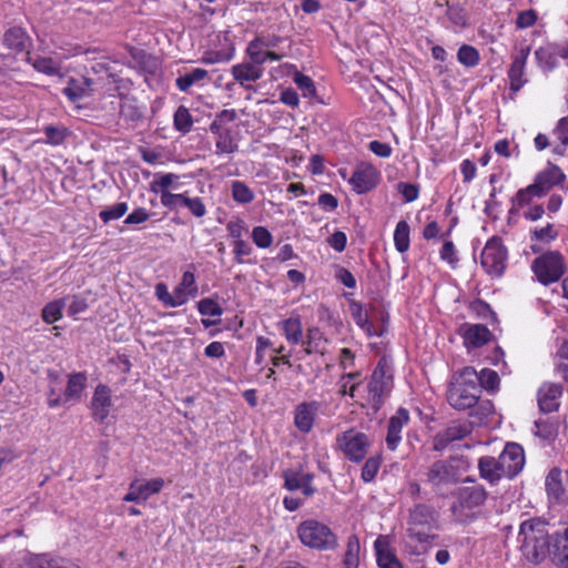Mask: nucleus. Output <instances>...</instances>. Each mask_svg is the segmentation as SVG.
<instances>
[{
  "instance_id": "nucleus-1",
  "label": "nucleus",
  "mask_w": 568,
  "mask_h": 568,
  "mask_svg": "<svg viewBox=\"0 0 568 568\" xmlns=\"http://www.w3.org/2000/svg\"><path fill=\"white\" fill-rule=\"evenodd\" d=\"M548 523L541 518H529L519 526L518 541L525 558L532 562H541L550 551L551 535Z\"/></svg>"
},
{
  "instance_id": "nucleus-2",
  "label": "nucleus",
  "mask_w": 568,
  "mask_h": 568,
  "mask_svg": "<svg viewBox=\"0 0 568 568\" xmlns=\"http://www.w3.org/2000/svg\"><path fill=\"white\" fill-rule=\"evenodd\" d=\"M481 395L478 373L474 367L466 366L456 375L447 388V400L457 410L475 407Z\"/></svg>"
},
{
  "instance_id": "nucleus-3",
  "label": "nucleus",
  "mask_w": 568,
  "mask_h": 568,
  "mask_svg": "<svg viewBox=\"0 0 568 568\" xmlns=\"http://www.w3.org/2000/svg\"><path fill=\"white\" fill-rule=\"evenodd\" d=\"M565 180L566 175L561 169L550 164L535 176L534 183L516 192L515 202L529 205L534 197L545 196L554 186L561 185Z\"/></svg>"
},
{
  "instance_id": "nucleus-4",
  "label": "nucleus",
  "mask_w": 568,
  "mask_h": 568,
  "mask_svg": "<svg viewBox=\"0 0 568 568\" xmlns=\"http://www.w3.org/2000/svg\"><path fill=\"white\" fill-rule=\"evenodd\" d=\"M408 526L410 538L428 542L436 537L432 531L438 528V513L428 505L418 504L409 511Z\"/></svg>"
},
{
  "instance_id": "nucleus-5",
  "label": "nucleus",
  "mask_w": 568,
  "mask_h": 568,
  "mask_svg": "<svg viewBox=\"0 0 568 568\" xmlns=\"http://www.w3.org/2000/svg\"><path fill=\"white\" fill-rule=\"evenodd\" d=\"M297 535L302 544L318 550H333L337 547V537L328 526L314 519L301 523Z\"/></svg>"
},
{
  "instance_id": "nucleus-6",
  "label": "nucleus",
  "mask_w": 568,
  "mask_h": 568,
  "mask_svg": "<svg viewBox=\"0 0 568 568\" xmlns=\"http://www.w3.org/2000/svg\"><path fill=\"white\" fill-rule=\"evenodd\" d=\"M531 270L538 282L547 286L558 282L566 273L567 266L559 251H548L532 261Z\"/></svg>"
},
{
  "instance_id": "nucleus-7",
  "label": "nucleus",
  "mask_w": 568,
  "mask_h": 568,
  "mask_svg": "<svg viewBox=\"0 0 568 568\" xmlns=\"http://www.w3.org/2000/svg\"><path fill=\"white\" fill-rule=\"evenodd\" d=\"M465 481L471 483L473 485L459 487L454 494L456 500L450 507L453 515L458 520L468 517L465 510H473L480 507L487 499V491L481 485L476 484L475 480L469 477H467Z\"/></svg>"
},
{
  "instance_id": "nucleus-8",
  "label": "nucleus",
  "mask_w": 568,
  "mask_h": 568,
  "mask_svg": "<svg viewBox=\"0 0 568 568\" xmlns=\"http://www.w3.org/2000/svg\"><path fill=\"white\" fill-rule=\"evenodd\" d=\"M336 444L348 460L358 464L366 458L373 440L367 434L349 428L336 436Z\"/></svg>"
},
{
  "instance_id": "nucleus-9",
  "label": "nucleus",
  "mask_w": 568,
  "mask_h": 568,
  "mask_svg": "<svg viewBox=\"0 0 568 568\" xmlns=\"http://www.w3.org/2000/svg\"><path fill=\"white\" fill-rule=\"evenodd\" d=\"M507 248L504 246L501 239L491 237L485 245L480 264L483 268L493 276H500L506 267Z\"/></svg>"
},
{
  "instance_id": "nucleus-10",
  "label": "nucleus",
  "mask_w": 568,
  "mask_h": 568,
  "mask_svg": "<svg viewBox=\"0 0 568 568\" xmlns=\"http://www.w3.org/2000/svg\"><path fill=\"white\" fill-rule=\"evenodd\" d=\"M501 473L506 478L516 477L524 468L525 455L523 447L517 443H507L498 456Z\"/></svg>"
},
{
  "instance_id": "nucleus-11",
  "label": "nucleus",
  "mask_w": 568,
  "mask_h": 568,
  "mask_svg": "<svg viewBox=\"0 0 568 568\" xmlns=\"http://www.w3.org/2000/svg\"><path fill=\"white\" fill-rule=\"evenodd\" d=\"M427 481L435 488L455 485L458 483V469L448 460L434 462L426 473Z\"/></svg>"
},
{
  "instance_id": "nucleus-12",
  "label": "nucleus",
  "mask_w": 568,
  "mask_h": 568,
  "mask_svg": "<svg viewBox=\"0 0 568 568\" xmlns=\"http://www.w3.org/2000/svg\"><path fill=\"white\" fill-rule=\"evenodd\" d=\"M530 54V47H521L515 53L511 54V64L507 72L509 79V89L514 93H517L528 80L525 78V69L527 59Z\"/></svg>"
},
{
  "instance_id": "nucleus-13",
  "label": "nucleus",
  "mask_w": 568,
  "mask_h": 568,
  "mask_svg": "<svg viewBox=\"0 0 568 568\" xmlns=\"http://www.w3.org/2000/svg\"><path fill=\"white\" fill-rule=\"evenodd\" d=\"M473 432L471 423H453L443 432L437 433L433 439V448L436 452L444 450L450 443L464 439Z\"/></svg>"
},
{
  "instance_id": "nucleus-14",
  "label": "nucleus",
  "mask_w": 568,
  "mask_h": 568,
  "mask_svg": "<svg viewBox=\"0 0 568 568\" xmlns=\"http://www.w3.org/2000/svg\"><path fill=\"white\" fill-rule=\"evenodd\" d=\"M379 174L371 164H363L353 172L349 183L353 190L358 194L372 191L378 183Z\"/></svg>"
},
{
  "instance_id": "nucleus-15",
  "label": "nucleus",
  "mask_w": 568,
  "mask_h": 568,
  "mask_svg": "<svg viewBox=\"0 0 568 568\" xmlns=\"http://www.w3.org/2000/svg\"><path fill=\"white\" fill-rule=\"evenodd\" d=\"M388 379L389 377H386L385 366L379 362L368 383V393L375 409H379L383 404V396L388 388Z\"/></svg>"
},
{
  "instance_id": "nucleus-16",
  "label": "nucleus",
  "mask_w": 568,
  "mask_h": 568,
  "mask_svg": "<svg viewBox=\"0 0 568 568\" xmlns=\"http://www.w3.org/2000/svg\"><path fill=\"white\" fill-rule=\"evenodd\" d=\"M112 407L111 389L104 384H99L91 399L92 416L98 422H104Z\"/></svg>"
},
{
  "instance_id": "nucleus-17",
  "label": "nucleus",
  "mask_w": 568,
  "mask_h": 568,
  "mask_svg": "<svg viewBox=\"0 0 568 568\" xmlns=\"http://www.w3.org/2000/svg\"><path fill=\"white\" fill-rule=\"evenodd\" d=\"M562 386L557 383H545L538 390V405L541 412L552 413L559 407Z\"/></svg>"
},
{
  "instance_id": "nucleus-18",
  "label": "nucleus",
  "mask_w": 568,
  "mask_h": 568,
  "mask_svg": "<svg viewBox=\"0 0 568 568\" xmlns=\"http://www.w3.org/2000/svg\"><path fill=\"white\" fill-rule=\"evenodd\" d=\"M318 407L317 402H305L295 407L294 425L300 432L307 434L312 430Z\"/></svg>"
},
{
  "instance_id": "nucleus-19",
  "label": "nucleus",
  "mask_w": 568,
  "mask_h": 568,
  "mask_svg": "<svg viewBox=\"0 0 568 568\" xmlns=\"http://www.w3.org/2000/svg\"><path fill=\"white\" fill-rule=\"evenodd\" d=\"M93 80L87 77L70 78L63 88V94L71 101L78 102L93 93Z\"/></svg>"
},
{
  "instance_id": "nucleus-20",
  "label": "nucleus",
  "mask_w": 568,
  "mask_h": 568,
  "mask_svg": "<svg viewBox=\"0 0 568 568\" xmlns=\"http://www.w3.org/2000/svg\"><path fill=\"white\" fill-rule=\"evenodd\" d=\"M551 561L561 568L568 567V536L567 527L562 532L551 535L550 551L548 555Z\"/></svg>"
},
{
  "instance_id": "nucleus-21",
  "label": "nucleus",
  "mask_w": 568,
  "mask_h": 568,
  "mask_svg": "<svg viewBox=\"0 0 568 568\" xmlns=\"http://www.w3.org/2000/svg\"><path fill=\"white\" fill-rule=\"evenodd\" d=\"M460 331L465 345L475 348L484 346L491 337L490 331L483 324H465Z\"/></svg>"
},
{
  "instance_id": "nucleus-22",
  "label": "nucleus",
  "mask_w": 568,
  "mask_h": 568,
  "mask_svg": "<svg viewBox=\"0 0 568 568\" xmlns=\"http://www.w3.org/2000/svg\"><path fill=\"white\" fill-rule=\"evenodd\" d=\"M374 548L379 568H404L395 552L390 549L386 536H379L374 542Z\"/></svg>"
},
{
  "instance_id": "nucleus-23",
  "label": "nucleus",
  "mask_w": 568,
  "mask_h": 568,
  "mask_svg": "<svg viewBox=\"0 0 568 568\" xmlns=\"http://www.w3.org/2000/svg\"><path fill=\"white\" fill-rule=\"evenodd\" d=\"M409 420L408 410L399 408L396 415L392 416L388 422V430L386 436V444L390 450H395L398 443L400 442V432L405 424Z\"/></svg>"
},
{
  "instance_id": "nucleus-24",
  "label": "nucleus",
  "mask_w": 568,
  "mask_h": 568,
  "mask_svg": "<svg viewBox=\"0 0 568 568\" xmlns=\"http://www.w3.org/2000/svg\"><path fill=\"white\" fill-rule=\"evenodd\" d=\"M478 469L480 477L488 480L490 484L498 483L501 478L506 477L501 473L498 458L493 456H483L478 460Z\"/></svg>"
},
{
  "instance_id": "nucleus-25",
  "label": "nucleus",
  "mask_w": 568,
  "mask_h": 568,
  "mask_svg": "<svg viewBox=\"0 0 568 568\" xmlns=\"http://www.w3.org/2000/svg\"><path fill=\"white\" fill-rule=\"evenodd\" d=\"M3 43L10 50L22 52L30 45V38L22 28L12 27L4 32Z\"/></svg>"
},
{
  "instance_id": "nucleus-26",
  "label": "nucleus",
  "mask_w": 568,
  "mask_h": 568,
  "mask_svg": "<svg viewBox=\"0 0 568 568\" xmlns=\"http://www.w3.org/2000/svg\"><path fill=\"white\" fill-rule=\"evenodd\" d=\"M232 75L241 85H244L245 82H255L261 79L263 69L252 62L239 63L232 67Z\"/></svg>"
},
{
  "instance_id": "nucleus-27",
  "label": "nucleus",
  "mask_w": 568,
  "mask_h": 568,
  "mask_svg": "<svg viewBox=\"0 0 568 568\" xmlns=\"http://www.w3.org/2000/svg\"><path fill=\"white\" fill-rule=\"evenodd\" d=\"M87 386L85 373H73L69 375L67 388L63 393V399L65 403L78 402L81 398V394Z\"/></svg>"
},
{
  "instance_id": "nucleus-28",
  "label": "nucleus",
  "mask_w": 568,
  "mask_h": 568,
  "mask_svg": "<svg viewBox=\"0 0 568 568\" xmlns=\"http://www.w3.org/2000/svg\"><path fill=\"white\" fill-rule=\"evenodd\" d=\"M546 491L548 498L552 501H559L564 494L565 488L561 483V471L558 468H552L546 477Z\"/></svg>"
},
{
  "instance_id": "nucleus-29",
  "label": "nucleus",
  "mask_w": 568,
  "mask_h": 568,
  "mask_svg": "<svg viewBox=\"0 0 568 568\" xmlns=\"http://www.w3.org/2000/svg\"><path fill=\"white\" fill-rule=\"evenodd\" d=\"M535 58L539 68L546 73L557 67V52L552 44L538 48L535 51Z\"/></svg>"
},
{
  "instance_id": "nucleus-30",
  "label": "nucleus",
  "mask_w": 568,
  "mask_h": 568,
  "mask_svg": "<svg viewBox=\"0 0 568 568\" xmlns=\"http://www.w3.org/2000/svg\"><path fill=\"white\" fill-rule=\"evenodd\" d=\"M207 75L209 72L205 69L196 68L176 78L175 85L180 91L186 92L193 84L204 80Z\"/></svg>"
},
{
  "instance_id": "nucleus-31",
  "label": "nucleus",
  "mask_w": 568,
  "mask_h": 568,
  "mask_svg": "<svg viewBox=\"0 0 568 568\" xmlns=\"http://www.w3.org/2000/svg\"><path fill=\"white\" fill-rule=\"evenodd\" d=\"M359 539L356 535H351L347 538L346 551L344 555V566L346 568H357L359 565Z\"/></svg>"
},
{
  "instance_id": "nucleus-32",
  "label": "nucleus",
  "mask_w": 568,
  "mask_h": 568,
  "mask_svg": "<svg viewBox=\"0 0 568 568\" xmlns=\"http://www.w3.org/2000/svg\"><path fill=\"white\" fill-rule=\"evenodd\" d=\"M215 154H231L239 150V144L231 130L215 136Z\"/></svg>"
},
{
  "instance_id": "nucleus-33",
  "label": "nucleus",
  "mask_w": 568,
  "mask_h": 568,
  "mask_svg": "<svg viewBox=\"0 0 568 568\" xmlns=\"http://www.w3.org/2000/svg\"><path fill=\"white\" fill-rule=\"evenodd\" d=\"M120 115L125 121L136 122L143 118V112L136 105V101L131 98H124L121 100Z\"/></svg>"
},
{
  "instance_id": "nucleus-34",
  "label": "nucleus",
  "mask_w": 568,
  "mask_h": 568,
  "mask_svg": "<svg viewBox=\"0 0 568 568\" xmlns=\"http://www.w3.org/2000/svg\"><path fill=\"white\" fill-rule=\"evenodd\" d=\"M48 558L47 554H32L29 551H24L19 558L18 567L19 568H48Z\"/></svg>"
},
{
  "instance_id": "nucleus-35",
  "label": "nucleus",
  "mask_w": 568,
  "mask_h": 568,
  "mask_svg": "<svg viewBox=\"0 0 568 568\" xmlns=\"http://www.w3.org/2000/svg\"><path fill=\"white\" fill-rule=\"evenodd\" d=\"M457 60L467 68H474L478 65L480 55L475 47L463 44L457 51Z\"/></svg>"
},
{
  "instance_id": "nucleus-36",
  "label": "nucleus",
  "mask_w": 568,
  "mask_h": 568,
  "mask_svg": "<svg viewBox=\"0 0 568 568\" xmlns=\"http://www.w3.org/2000/svg\"><path fill=\"white\" fill-rule=\"evenodd\" d=\"M286 339L292 344H298L302 339V322L298 317H290L283 322Z\"/></svg>"
},
{
  "instance_id": "nucleus-37",
  "label": "nucleus",
  "mask_w": 568,
  "mask_h": 568,
  "mask_svg": "<svg viewBox=\"0 0 568 568\" xmlns=\"http://www.w3.org/2000/svg\"><path fill=\"white\" fill-rule=\"evenodd\" d=\"M396 250L404 253L409 247V225L406 221H399L394 232Z\"/></svg>"
},
{
  "instance_id": "nucleus-38",
  "label": "nucleus",
  "mask_w": 568,
  "mask_h": 568,
  "mask_svg": "<svg viewBox=\"0 0 568 568\" xmlns=\"http://www.w3.org/2000/svg\"><path fill=\"white\" fill-rule=\"evenodd\" d=\"M231 191L233 200L237 203L247 204L254 200L253 191L242 181H233Z\"/></svg>"
},
{
  "instance_id": "nucleus-39",
  "label": "nucleus",
  "mask_w": 568,
  "mask_h": 568,
  "mask_svg": "<svg viewBox=\"0 0 568 568\" xmlns=\"http://www.w3.org/2000/svg\"><path fill=\"white\" fill-rule=\"evenodd\" d=\"M193 125V119L187 108L181 105L174 113V128L181 133H189Z\"/></svg>"
},
{
  "instance_id": "nucleus-40",
  "label": "nucleus",
  "mask_w": 568,
  "mask_h": 568,
  "mask_svg": "<svg viewBox=\"0 0 568 568\" xmlns=\"http://www.w3.org/2000/svg\"><path fill=\"white\" fill-rule=\"evenodd\" d=\"M63 308H64L63 300H55V301L48 303L42 310V314H41L42 320L48 324H52V323L59 321L62 317Z\"/></svg>"
},
{
  "instance_id": "nucleus-41",
  "label": "nucleus",
  "mask_w": 568,
  "mask_h": 568,
  "mask_svg": "<svg viewBox=\"0 0 568 568\" xmlns=\"http://www.w3.org/2000/svg\"><path fill=\"white\" fill-rule=\"evenodd\" d=\"M45 134V143L51 145H60L64 142L70 134L69 130L64 126L47 125L43 129Z\"/></svg>"
},
{
  "instance_id": "nucleus-42",
  "label": "nucleus",
  "mask_w": 568,
  "mask_h": 568,
  "mask_svg": "<svg viewBox=\"0 0 568 568\" xmlns=\"http://www.w3.org/2000/svg\"><path fill=\"white\" fill-rule=\"evenodd\" d=\"M293 81L296 84V87L302 91L303 97L314 98L316 95V88L314 81L308 75H305L296 70L293 77Z\"/></svg>"
},
{
  "instance_id": "nucleus-43",
  "label": "nucleus",
  "mask_w": 568,
  "mask_h": 568,
  "mask_svg": "<svg viewBox=\"0 0 568 568\" xmlns=\"http://www.w3.org/2000/svg\"><path fill=\"white\" fill-rule=\"evenodd\" d=\"M478 384L480 385V390L485 388L488 392H495L499 386V376L495 371L484 368L478 374Z\"/></svg>"
},
{
  "instance_id": "nucleus-44",
  "label": "nucleus",
  "mask_w": 568,
  "mask_h": 568,
  "mask_svg": "<svg viewBox=\"0 0 568 568\" xmlns=\"http://www.w3.org/2000/svg\"><path fill=\"white\" fill-rule=\"evenodd\" d=\"M128 211V204L125 202H119L112 206L105 207L99 213L100 219L103 223H109L113 220L122 217Z\"/></svg>"
},
{
  "instance_id": "nucleus-45",
  "label": "nucleus",
  "mask_w": 568,
  "mask_h": 568,
  "mask_svg": "<svg viewBox=\"0 0 568 568\" xmlns=\"http://www.w3.org/2000/svg\"><path fill=\"white\" fill-rule=\"evenodd\" d=\"M139 493L142 496V500L145 501L151 495L158 494L164 486L163 478H153L145 483L138 480Z\"/></svg>"
},
{
  "instance_id": "nucleus-46",
  "label": "nucleus",
  "mask_w": 568,
  "mask_h": 568,
  "mask_svg": "<svg viewBox=\"0 0 568 568\" xmlns=\"http://www.w3.org/2000/svg\"><path fill=\"white\" fill-rule=\"evenodd\" d=\"M352 315L356 324L365 329L369 335H373L372 324L368 320L367 312L363 310L362 304L354 302L351 304Z\"/></svg>"
},
{
  "instance_id": "nucleus-47",
  "label": "nucleus",
  "mask_w": 568,
  "mask_h": 568,
  "mask_svg": "<svg viewBox=\"0 0 568 568\" xmlns=\"http://www.w3.org/2000/svg\"><path fill=\"white\" fill-rule=\"evenodd\" d=\"M557 237H558V232L555 230V225L551 223H548L544 227L535 229L530 233L531 241L549 243L551 241H555Z\"/></svg>"
},
{
  "instance_id": "nucleus-48",
  "label": "nucleus",
  "mask_w": 568,
  "mask_h": 568,
  "mask_svg": "<svg viewBox=\"0 0 568 568\" xmlns=\"http://www.w3.org/2000/svg\"><path fill=\"white\" fill-rule=\"evenodd\" d=\"M381 457L372 456L365 460V464L362 468L361 477L365 483L372 481L381 467Z\"/></svg>"
},
{
  "instance_id": "nucleus-49",
  "label": "nucleus",
  "mask_w": 568,
  "mask_h": 568,
  "mask_svg": "<svg viewBox=\"0 0 568 568\" xmlns=\"http://www.w3.org/2000/svg\"><path fill=\"white\" fill-rule=\"evenodd\" d=\"M252 240L256 246L261 248H267L273 243V236L271 232L264 226H255L252 231Z\"/></svg>"
},
{
  "instance_id": "nucleus-50",
  "label": "nucleus",
  "mask_w": 568,
  "mask_h": 568,
  "mask_svg": "<svg viewBox=\"0 0 568 568\" xmlns=\"http://www.w3.org/2000/svg\"><path fill=\"white\" fill-rule=\"evenodd\" d=\"M234 49L231 48L227 51H207L202 58V62L205 64H214L221 62H227L233 58Z\"/></svg>"
},
{
  "instance_id": "nucleus-51",
  "label": "nucleus",
  "mask_w": 568,
  "mask_h": 568,
  "mask_svg": "<svg viewBox=\"0 0 568 568\" xmlns=\"http://www.w3.org/2000/svg\"><path fill=\"white\" fill-rule=\"evenodd\" d=\"M184 199L185 194H175L170 191L161 190V203L170 210H176L178 207L183 206Z\"/></svg>"
},
{
  "instance_id": "nucleus-52",
  "label": "nucleus",
  "mask_w": 568,
  "mask_h": 568,
  "mask_svg": "<svg viewBox=\"0 0 568 568\" xmlns=\"http://www.w3.org/2000/svg\"><path fill=\"white\" fill-rule=\"evenodd\" d=\"M200 314L204 316H221L222 307L212 298H203L197 303Z\"/></svg>"
},
{
  "instance_id": "nucleus-53",
  "label": "nucleus",
  "mask_w": 568,
  "mask_h": 568,
  "mask_svg": "<svg viewBox=\"0 0 568 568\" xmlns=\"http://www.w3.org/2000/svg\"><path fill=\"white\" fill-rule=\"evenodd\" d=\"M183 206L187 207L195 217H203L206 214V207L200 197H189L185 195Z\"/></svg>"
},
{
  "instance_id": "nucleus-54",
  "label": "nucleus",
  "mask_w": 568,
  "mask_h": 568,
  "mask_svg": "<svg viewBox=\"0 0 568 568\" xmlns=\"http://www.w3.org/2000/svg\"><path fill=\"white\" fill-rule=\"evenodd\" d=\"M469 416L477 417L478 420H483L494 413V405L490 400L479 402L475 405V407L470 408Z\"/></svg>"
},
{
  "instance_id": "nucleus-55",
  "label": "nucleus",
  "mask_w": 568,
  "mask_h": 568,
  "mask_svg": "<svg viewBox=\"0 0 568 568\" xmlns=\"http://www.w3.org/2000/svg\"><path fill=\"white\" fill-rule=\"evenodd\" d=\"M557 356L560 358L557 369L561 374L562 378L568 382V341L562 343L557 352Z\"/></svg>"
},
{
  "instance_id": "nucleus-56",
  "label": "nucleus",
  "mask_w": 568,
  "mask_h": 568,
  "mask_svg": "<svg viewBox=\"0 0 568 568\" xmlns=\"http://www.w3.org/2000/svg\"><path fill=\"white\" fill-rule=\"evenodd\" d=\"M537 21V13L535 10L529 9L520 11L516 20V27L518 29H526L532 27Z\"/></svg>"
},
{
  "instance_id": "nucleus-57",
  "label": "nucleus",
  "mask_w": 568,
  "mask_h": 568,
  "mask_svg": "<svg viewBox=\"0 0 568 568\" xmlns=\"http://www.w3.org/2000/svg\"><path fill=\"white\" fill-rule=\"evenodd\" d=\"M283 41L282 37L276 34L260 36L253 39L252 48L260 45L264 49L277 48Z\"/></svg>"
},
{
  "instance_id": "nucleus-58",
  "label": "nucleus",
  "mask_w": 568,
  "mask_h": 568,
  "mask_svg": "<svg viewBox=\"0 0 568 568\" xmlns=\"http://www.w3.org/2000/svg\"><path fill=\"white\" fill-rule=\"evenodd\" d=\"M397 189L406 202H413L418 197L419 187L416 184L400 182Z\"/></svg>"
},
{
  "instance_id": "nucleus-59",
  "label": "nucleus",
  "mask_w": 568,
  "mask_h": 568,
  "mask_svg": "<svg viewBox=\"0 0 568 568\" xmlns=\"http://www.w3.org/2000/svg\"><path fill=\"white\" fill-rule=\"evenodd\" d=\"M234 258L237 263L242 264L243 256L250 255L252 253V247L244 240L234 241Z\"/></svg>"
},
{
  "instance_id": "nucleus-60",
  "label": "nucleus",
  "mask_w": 568,
  "mask_h": 568,
  "mask_svg": "<svg viewBox=\"0 0 568 568\" xmlns=\"http://www.w3.org/2000/svg\"><path fill=\"white\" fill-rule=\"evenodd\" d=\"M252 45H253V40L250 41V43L247 44L246 52L251 59V62L257 67H261L264 63V54H265V51L263 50L264 48L260 47V45L252 48Z\"/></svg>"
},
{
  "instance_id": "nucleus-61",
  "label": "nucleus",
  "mask_w": 568,
  "mask_h": 568,
  "mask_svg": "<svg viewBox=\"0 0 568 568\" xmlns=\"http://www.w3.org/2000/svg\"><path fill=\"white\" fill-rule=\"evenodd\" d=\"M327 242L336 252H343L346 247L347 236L344 232L336 231L328 237Z\"/></svg>"
},
{
  "instance_id": "nucleus-62",
  "label": "nucleus",
  "mask_w": 568,
  "mask_h": 568,
  "mask_svg": "<svg viewBox=\"0 0 568 568\" xmlns=\"http://www.w3.org/2000/svg\"><path fill=\"white\" fill-rule=\"evenodd\" d=\"M368 149L375 155L381 158H388L392 154V146L388 143H384L377 140L369 142Z\"/></svg>"
},
{
  "instance_id": "nucleus-63",
  "label": "nucleus",
  "mask_w": 568,
  "mask_h": 568,
  "mask_svg": "<svg viewBox=\"0 0 568 568\" xmlns=\"http://www.w3.org/2000/svg\"><path fill=\"white\" fill-rule=\"evenodd\" d=\"M150 217V214L144 207H138L132 213H130L124 223L125 224H140L145 221H148Z\"/></svg>"
},
{
  "instance_id": "nucleus-64",
  "label": "nucleus",
  "mask_w": 568,
  "mask_h": 568,
  "mask_svg": "<svg viewBox=\"0 0 568 568\" xmlns=\"http://www.w3.org/2000/svg\"><path fill=\"white\" fill-rule=\"evenodd\" d=\"M554 134L557 135L560 142L568 144V115L558 121Z\"/></svg>"
}]
</instances>
